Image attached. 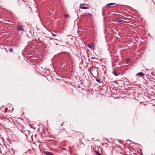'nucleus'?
Returning <instances> with one entry per match:
<instances>
[{
    "mask_svg": "<svg viewBox=\"0 0 155 155\" xmlns=\"http://www.w3.org/2000/svg\"><path fill=\"white\" fill-rule=\"evenodd\" d=\"M89 71L93 77L96 78L98 76V71L97 69L95 67H91Z\"/></svg>",
    "mask_w": 155,
    "mask_h": 155,
    "instance_id": "1",
    "label": "nucleus"
},
{
    "mask_svg": "<svg viewBox=\"0 0 155 155\" xmlns=\"http://www.w3.org/2000/svg\"><path fill=\"white\" fill-rule=\"evenodd\" d=\"M17 28L18 31H24V29L23 28V26L21 25H18Z\"/></svg>",
    "mask_w": 155,
    "mask_h": 155,
    "instance_id": "2",
    "label": "nucleus"
},
{
    "mask_svg": "<svg viewBox=\"0 0 155 155\" xmlns=\"http://www.w3.org/2000/svg\"><path fill=\"white\" fill-rule=\"evenodd\" d=\"M86 5H87L85 4H81L80 6V8L82 9H87L88 8L86 6Z\"/></svg>",
    "mask_w": 155,
    "mask_h": 155,
    "instance_id": "3",
    "label": "nucleus"
},
{
    "mask_svg": "<svg viewBox=\"0 0 155 155\" xmlns=\"http://www.w3.org/2000/svg\"><path fill=\"white\" fill-rule=\"evenodd\" d=\"M44 153L46 155H54L53 153L49 151H44Z\"/></svg>",
    "mask_w": 155,
    "mask_h": 155,
    "instance_id": "4",
    "label": "nucleus"
},
{
    "mask_svg": "<svg viewBox=\"0 0 155 155\" xmlns=\"http://www.w3.org/2000/svg\"><path fill=\"white\" fill-rule=\"evenodd\" d=\"M136 75L140 77H144V74L143 72H140L137 73L136 74Z\"/></svg>",
    "mask_w": 155,
    "mask_h": 155,
    "instance_id": "5",
    "label": "nucleus"
},
{
    "mask_svg": "<svg viewBox=\"0 0 155 155\" xmlns=\"http://www.w3.org/2000/svg\"><path fill=\"white\" fill-rule=\"evenodd\" d=\"M87 46L89 48L91 49H92L94 48V45H93L89 44L87 45Z\"/></svg>",
    "mask_w": 155,
    "mask_h": 155,
    "instance_id": "6",
    "label": "nucleus"
},
{
    "mask_svg": "<svg viewBox=\"0 0 155 155\" xmlns=\"http://www.w3.org/2000/svg\"><path fill=\"white\" fill-rule=\"evenodd\" d=\"M117 21L118 22L122 23V22H124V21L121 20V19L120 18H118L117 19Z\"/></svg>",
    "mask_w": 155,
    "mask_h": 155,
    "instance_id": "7",
    "label": "nucleus"
},
{
    "mask_svg": "<svg viewBox=\"0 0 155 155\" xmlns=\"http://www.w3.org/2000/svg\"><path fill=\"white\" fill-rule=\"evenodd\" d=\"M112 5H116V4L114 3H111L108 4L106 5L107 6H110Z\"/></svg>",
    "mask_w": 155,
    "mask_h": 155,
    "instance_id": "8",
    "label": "nucleus"
},
{
    "mask_svg": "<svg viewBox=\"0 0 155 155\" xmlns=\"http://www.w3.org/2000/svg\"><path fill=\"white\" fill-rule=\"evenodd\" d=\"M113 74L116 76H117L118 75V73L116 71H114L113 72Z\"/></svg>",
    "mask_w": 155,
    "mask_h": 155,
    "instance_id": "9",
    "label": "nucleus"
},
{
    "mask_svg": "<svg viewBox=\"0 0 155 155\" xmlns=\"http://www.w3.org/2000/svg\"><path fill=\"white\" fill-rule=\"evenodd\" d=\"M96 81H97V82H98L100 84L101 83V81H100V80L98 79H97V78H96Z\"/></svg>",
    "mask_w": 155,
    "mask_h": 155,
    "instance_id": "10",
    "label": "nucleus"
},
{
    "mask_svg": "<svg viewBox=\"0 0 155 155\" xmlns=\"http://www.w3.org/2000/svg\"><path fill=\"white\" fill-rule=\"evenodd\" d=\"M9 51L10 52H12L13 51V49L12 48H10L9 49Z\"/></svg>",
    "mask_w": 155,
    "mask_h": 155,
    "instance_id": "11",
    "label": "nucleus"
},
{
    "mask_svg": "<svg viewBox=\"0 0 155 155\" xmlns=\"http://www.w3.org/2000/svg\"><path fill=\"white\" fill-rule=\"evenodd\" d=\"M64 16L66 18H69L70 16L68 15L65 14L64 15Z\"/></svg>",
    "mask_w": 155,
    "mask_h": 155,
    "instance_id": "12",
    "label": "nucleus"
},
{
    "mask_svg": "<svg viewBox=\"0 0 155 155\" xmlns=\"http://www.w3.org/2000/svg\"><path fill=\"white\" fill-rule=\"evenodd\" d=\"M95 154L96 155H101V154L99 152L97 151L96 152Z\"/></svg>",
    "mask_w": 155,
    "mask_h": 155,
    "instance_id": "13",
    "label": "nucleus"
},
{
    "mask_svg": "<svg viewBox=\"0 0 155 155\" xmlns=\"http://www.w3.org/2000/svg\"><path fill=\"white\" fill-rule=\"evenodd\" d=\"M51 34L52 35L54 36H56V35L54 34L53 33L51 32Z\"/></svg>",
    "mask_w": 155,
    "mask_h": 155,
    "instance_id": "14",
    "label": "nucleus"
},
{
    "mask_svg": "<svg viewBox=\"0 0 155 155\" xmlns=\"http://www.w3.org/2000/svg\"><path fill=\"white\" fill-rule=\"evenodd\" d=\"M127 61L129 62H131V61L130 60V59H128L127 60Z\"/></svg>",
    "mask_w": 155,
    "mask_h": 155,
    "instance_id": "15",
    "label": "nucleus"
},
{
    "mask_svg": "<svg viewBox=\"0 0 155 155\" xmlns=\"http://www.w3.org/2000/svg\"><path fill=\"white\" fill-rule=\"evenodd\" d=\"M106 140H107V142H109V141H108V139H106Z\"/></svg>",
    "mask_w": 155,
    "mask_h": 155,
    "instance_id": "16",
    "label": "nucleus"
},
{
    "mask_svg": "<svg viewBox=\"0 0 155 155\" xmlns=\"http://www.w3.org/2000/svg\"><path fill=\"white\" fill-rule=\"evenodd\" d=\"M91 58L93 59H94V58H93V57H92V58Z\"/></svg>",
    "mask_w": 155,
    "mask_h": 155,
    "instance_id": "17",
    "label": "nucleus"
},
{
    "mask_svg": "<svg viewBox=\"0 0 155 155\" xmlns=\"http://www.w3.org/2000/svg\"><path fill=\"white\" fill-rule=\"evenodd\" d=\"M89 15H91V14H89Z\"/></svg>",
    "mask_w": 155,
    "mask_h": 155,
    "instance_id": "18",
    "label": "nucleus"
},
{
    "mask_svg": "<svg viewBox=\"0 0 155 155\" xmlns=\"http://www.w3.org/2000/svg\"><path fill=\"white\" fill-rule=\"evenodd\" d=\"M61 126H62V124H61Z\"/></svg>",
    "mask_w": 155,
    "mask_h": 155,
    "instance_id": "19",
    "label": "nucleus"
}]
</instances>
